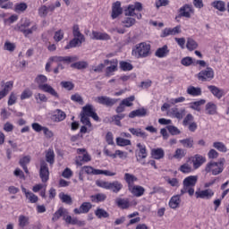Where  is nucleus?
<instances>
[{
	"instance_id": "31",
	"label": "nucleus",
	"mask_w": 229,
	"mask_h": 229,
	"mask_svg": "<svg viewBox=\"0 0 229 229\" xmlns=\"http://www.w3.org/2000/svg\"><path fill=\"white\" fill-rule=\"evenodd\" d=\"M150 155L154 160H160L164 158L165 156V152H164V148H152Z\"/></svg>"
},
{
	"instance_id": "37",
	"label": "nucleus",
	"mask_w": 229,
	"mask_h": 229,
	"mask_svg": "<svg viewBox=\"0 0 229 229\" xmlns=\"http://www.w3.org/2000/svg\"><path fill=\"white\" fill-rule=\"evenodd\" d=\"M64 221L67 225H77V226H85V221L78 220V218L67 216H64Z\"/></svg>"
},
{
	"instance_id": "3",
	"label": "nucleus",
	"mask_w": 229,
	"mask_h": 229,
	"mask_svg": "<svg viewBox=\"0 0 229 229\" xmlns=\"http://www.w3.org/2000/svg\"><path fill=\"white\" fill-rule=\"evenodd\" d=\"M35 83L38 85V89L42 90V92H47L53 96L54 98H60L58 92L55 90L51 85L47 84V77L46 75L39 74L35 79Z\"/></svg>"
},
{
	"instance_id": "44",
	"label": "nucleus",
	"mask_w": 229,
	"mask_h": 229,
	"mask_svg": "<svg viewBox=\"0 0 229 229\" xmlns=\"http://www.w3.org/2000/svg\"><path fill=\"white\" fill-rule=\"evenodd\" d=\"M81 170L84 172V174H99V169H96L90 165H84L81 168Z\"/></svg>"
},
{
	"instance_id": "33",
	"label": "nucleus",
	"mask_w": 229,
	"mask_h": 229,
	"mask_svg": "<svg viewBox=\"0 0 229 229\" xmlns=\"http://www.w3.org/2000/svg\"><path fill=\"white\" fill-rule=\"evenodd\" d=\"M211 6L218 12H226V3L223 0H215L211 3Z\"/></svg>"
},
{
	"instance_id": "22",
	"label": "nucleus",
	"mask_w": 229,
	"mask_h": 229,
	"mask_svg": "<svg viewBox=\"0 0 229 229\" xmlns=\"http://www.w3.org/2000/svg\"><path fill=\"white\" fill-rule=\"evenodd\" d=\"M90 160H92V157L89 155V152H86L83 156H77L75 157V165L77 167H81L83 164L90 162Z\"/></svg>"
},
{
	"instance_id": "61",
	"label": "nucleus",
	"mask_w": 229,
	"mask_h": 229,
	"mask_svg": "<svg viewBox=\"0 0 229 229\" xmlns=\"http://www.w3.org/2000/svg\"><path fill=\"white\" fill-rule=\"evenodd\" d=\"M166 130L171 135H180V133H182V131H180V129L174 125H167Z\"/></svg>"
},
{
	"instance_id": "7",
	"label": "nucleus",
	"mask_w": 229,
	"mask_h": 229,
	"mask_svg": "<svg viewBox=\"0 0 229 229\" xmlns=\"http://www.w3.org/2000/svg\"><path fill=\"white\" fill-rule=\"evenodd\" d=\"M30 26H31V21L28 18H25L21 23H18L16 25V31H20L24 35V37H28L29 35H33V31H37L38 30V27L37 24L33 25L31 28L28 29Z\"/></svg>"
},
{
	"instance_id": "27",
	"label": "nucleus",
	"mask_w": 229,
	"mask_h": 229,
	"mask_svg": "<svg viewBox=\"0 0 229 229\" xmlns=\"http://www.w3.org/2000/svg\"><path fill=\"white\" fill-rule=\"evenodd\" d=\"M207 115H217V105L214 102H208L205 106Z\"/></svg>"
},
{
	"instance_id": "18",
	"label": "nucleus",
	"mask_w": 229,
	"mask_h": 229,
	"mask_svg": "<svg viewBox=\"0 0 229 229\" xmlns=\"http://www.w3.org/2000/svg\"><path fill=\"white\" fill-rule=\"evenodd\" d=\"M191 162L193 164V169H199V166H201L207 162V157L199 154H196L192 157Z\"/></svg>"
},
{
	"instance_id": "54",
	"label": "nucleus",
	"mask_w": 229,
	"mask_h": 229,
	"mask_svg": "<svg viewBox=\"0 0 229 229\" xmlns=\"http://www.w3.org/2000/svg\"><path fill=\"white\" fill-rule=\"evenodd\" d=\"M116 144L121 148H124V146H131V140L118 137L116 138Z\"/></svg>"
},
{
	"instance_id": "12",
	"label": "nucleus",
	"mask_w": 229,
	"mask_h": 229,
	"mask_svg": "<svg viewBox=\"0 0 229 229\" xmlns=\"http://www.w3.org/2000/svg\"><path fill=\"white\" fill-rule=\"evenodd\" d=\"M39 178L42 183H47L49 182V166L44 160H40Z\"/></svg>"
},
{
	"instance_id": "26",
	"label": "nucleus",
	"mask_w": 229,
	"mask_h": 229,
	"mask_svg": "<svg viewBox=\"0 0 229 229\" xmlns=\"http://www.w3.org/2000/svg\"><path fill=\"white\" fill-rule=\"evenodd\" d=\"M128 191L136 198H140V196H144V192H146V189H144V187L140 185H134L131 187Z\"/></svg>"
},
{
	"instance_id": "17",
	"label": "nucleus",
	"mask_w": 229,
	"mask_h": 229,
	"mask_svg": "<svg viewBox=\"0 0 229 229\" xmlns=\"http://www.w3.org/2000/svg\"><path fill=\"white\" fill-rule=\"evenodd\" d=\"M182 33V26L177 25L174 28H165L161 34V37L165 38L169 36H174Z\"/></svg>"
},
{
	"instance_id": "15",
	"label": "nucleus",
	"mask_w": 229,
	"mask_h": 229,
	"mask_svg": "<svg viewBox=\"0 0 229 229\" xmlns=\"http://www.w3.org/2000/svg\"><path fill=\"white\" fill-rule=\"evenodd\" d=\"M136 12H142V4L140 2H136L134 4H129L124 10L125 17H134Z\"/></svg>"
},
{
	"instance_id": "60",
	"label": "nucleus",
	"mask_w": 229,
	"mask_h": 229,
	"mask_svg": "<svg viewBox=\"0 0 229 229\" xmlns=\"http://www.w3.org/2000/svg\"><path fill=\"white\" fill-rule=\"evenodd\" d=\"M64 35H65V33L62 30L55 31V35H54L55 42H60V41L64 40Z\"/></svg>"
},
{
	"instance_id": "35",
	"label": "nucleus",
	"mask_w": 229,
	"mask_h": 229,
	"mask_svg": "<svg viewBox=\"0 0 229 229\" xmlns=\"http://www.w3.org/2000/svg\"><path fill=\"white\" fill-rule=\"evenodd\" d=\"M207 103V100L201 98L198 101L191 102L190 108L191 110H195V112H201V106Z\"/></svg>"
},
{
	"instance_id": "16",
	"label": "nucleus",
	"mask_w": 229,
	"mask_h": 229,
	"mask_svg": "<svg viewBox=\"0 0 229 229\" xmlns=\"http://www.w3.org/2000/svg\"><path fill=\"white\" fill-rule=\"evenodd\" d=\"M214 194L215 192L212 189H205L195 191V198H197V199H212Z\"/></svg>"
},
{
	"instance_id": "29",
	"label": "nucleus",
	"mask_w": 229,
	"mask_h": 229,
	"mask_svg": "<svg viewBox=\"0 0 229 229\" xmlns=\"http://www.w3.org/2000/svg\"><path fill=\"white\" fill-rule=\"evenodd\" d=\"M186 92L189 96H191V98H198L203 94L201 88L194 86H189L186 89Z\"/></svg>"
},
{
	"instance_id": "24",
	"label": "nucleus",
	"mask_w": 229,
	"mask_h": 229,
	"mask_svg": "<svg viewBox=\"0 0 229 229\" xmlns=\"http://www.w3.org/2000/svg\"><path fill=\"white\" fill-rule=\"evenodd\" d=\"M123 178L125 182L127 183L128 190L135 186V182H139V178H137V176L130 173H125Z\"/></svg>"
},
{
	"instance_id": "58",
	"label": "nucleus",
	"mask_w": 229,
	"mask_h": 229,
	"mask_svg": "<svg viewBox=\"0 0 229 229\" xmlns=\"http://www.w3.org/2000/svg\"><path fill=\"white\" fill-rule=\"evenodd\" d=\"M133 101H135V96H130L122 100V104L125 106H133Z\"/></svg>"
},
{
	"instance_id": "32",
	"label": "nucleus",
	"mask_w": 229,
	"mask_h": 229,
	"mask_svg": "<svg viewBox=\"0 0 229 229\" xmlns=\"http://www.w3.org/2000/svg\"><path fill=\"white\" fill-rule=\"evenodd\" d=\"M45 158L50 167H53L55 165V150H53V148H48L45 153Z\"/></svg>"
},
{
	"instance_id": "40",
	"label": "nucleus",
	"mask_w": 229,
	"mask_h": 229,
	"mask_svg": "<svg viewBox=\"0 0 229 229\" xmlns=\"http://www.w3.org/2000/svg\"><path fill=\"white\" fill-rule=\"evenodd\" d=\"M137 148H139V149H140V151L138 153V160L147 158L148 150L146 149V145H142L140 143H138Z\"/></svg>"
},
{
	"instance_id": "19",
	"label": "nucleus",
	"mask_w": 229,
	"mask_h": 229,
	"mask_svg": "<svg viewBox=\"0 0 229 229\" xmlns=\"http://www.w3.org/2000/svg\"><path fill=\"white\" fill-rule=\"evenodd\" d=\"M92 208V204L90 202H83L80 208H74L73 212L74 214H89L90 212V209Z\"/></svg>"
},
{
	"instance_id": "25",
	"label": "nucleus",
	"mask_w": 229,
	"mask_h": 229,
	"mask_svg": "<svg viewBox=\"0 0 229 229\" xmlns=\"http://www.w3.org/2000/svg\"><path fill=\"white\" fill-rule=\"evenodd\" d=\"M208 89L209 92H211V94L215 98H216V99H221V98H223V96H225V89H221L217 88V86L209 85V86H208Z\"/></svg>"
},
{
	"instance_id": "63",
	"label": "nucleus",
	"mask_w": 229,
	"mask_h": 229,
	"mask_svg": "<svg viewBox=\"0 0 229 229\" xmlns=\"http://www.w3.org/2000/svg\"><path fill=\"white\" fill-rule=\"evenodd\" d=\"M126 115L124 114H115L113 116V121L116 126H121V121L124 119Z\"/></svg>"
},
{
	"instance_id": "1",
	"label": "nucleus",
	"mask_w": 229,
	"mask_h": 229,
	"mask_svg": "<svg viewBox=\"0 0 229 229\" xmlns=\"http://www.w3.org/2000/svg\"><path fill=\"white\" fill-rule=\"evenodd\" d=\"M89 117H92L94 121L99 122V116L98 115V113H96L94 106L90 104L84 106L81 113V123L85 124V126L88 128H90L89 130V132H90L92 131V123H90V118Z\"/></svg>"
},
{
	"instance_id": "38",
	"label": "nucleus",
	"mask_w": 229,
	"mask_h": 229,
	"mask_svg": "<svg viewBox=\"0 0 229 229\" xmlns=\"http://www.w3.org/2000/svg\"><path fill=\"white\" fill-rule=\"evenodd\" d=\"M146 114H148V112L146 111L145 108H140L131 111L129 114V117L130 119H135V117H145Z\"/></svg>"
},
{
	"instance_id": "5",
	"label": "nucleus",
	"mask_w": 229,
	"mask_h": 229,
	"mask_svg": "<svg viewBox=\"0 0 229 229\" xmlns=\"http://www.w3.org/2000/svg\"><path fill=\"white\" fill-rule=\"evenodd\" d=\"M73 38L64 47V49H72V47H78L85 42V36L80 31V26L78 24L73 25L72 28Z\"/></svg>"
},
{
	"instance_id": "8",
	"label": "nucleus",
	"mask_w": 229,
	"mask_h": 229,
	"mask_svg": "<svg viewBox=\"0 0 229 229\" xmlns=\"http://www.w3.org/2000/svg\"><path fill=\"white\" fill-rule=\"evenodd\" d=\"M96 185L101 189L112 191V192H114L115 194L123 190V183H121L119 181H114L113 182L106 181H97Z\"/></svg>"
},
{
	"instance_id": "13",
	"label": "nucleus",
	"mask_w": 229,
	"mask_h": 229,
	"mask_svg": "<svg viewBox=\"0 0 229 229\" xmlns=\"http://www.w3.org/2000/svg\"><path fill=\"white\" fill-rule=\"evenodd\" d=\"M50 62H55V64H72L73 62H77L78 56L72 55V56H58L54 55L49 58Z\"/></svg>"
},
{
	"instance_id": "50",
	"label": "nucleus",
	"mask_w": 229,
	"mask_h": 229,
	"mask_svg": "<svg viewBox=\"0 0 229 229\" xmlns=\"http://www.w3.org/2000/svg\"><path fill=\"white\" fill-rule=\"evenodd\" d=\"M59 199H61L62 203H65L66 205H72V198L64 192L59 193Z\"/></svg>"
},
{
	"instance_id": "6",
	"label": "nucleus",
	"mask_w": 229,
	"mask_h": 229,
	"mask_svg": "<svg viewBox=\"0 0 229 229\" xmlns=\"http://www.w3.org/2000/svg\"><path fill=\"white\" fill-rule=\"evenodd\" d=\"M198 183V176L190 175L182 181V189L181 190V196L183 194H189V196H194V187Z\"/></svg>"
},
{
	"instance_id": "34",
	"label": "nucleus",
	"mask_w": 229,
	"mask_h": 229,
	"mask_svg": "<svg viewBox=\"0 0 229 229\" xmlns=\"http://www.w3.org/2000/svg\"><path fill=\"white\" fill-rule=\"evenodd\" d=\"M21 191L24 192L25 197L29 199L30 203H37L38 201V196L30 191H27L26 188L22 187Z\"/></svg>"
},
{
	"instance_id": "21",
	"label": "nucleus",
	"mask_w": 229,
	"mask_h": 229,
	"mask_svg": "<svg viewBox=\"0 0 229 229\" xmlns=\"http://www.w3.org/2000/svg\"><path fill=\"white\" fill-rule=\"evenodd\" d=\"M123 14V7H121V2L116 1L112 5V13L111 17L112 19H117L119 15Z\"/></svg>"
},
{
	"instance_id": "10",
	"label": "nucleus",
	"mask_w": 229,
	"mask_h": 229,
	"mask_svg": "<svg viewBox=\"0 0 229 229\" xmlns=\"http://www.w3.org/2000/svg\"><path fill=\"white\" fill-rule=\"evenodd\" d=\"M214 69L208 66L205 70H202L198 73L197 78L199 81H212V80H214Z\"/></svg>"
},
{
	"instance_id": "45",
	"label": "nucleus",
	"mask_w": 229,
	"mask_h": 229,
	"mask_svg": "<svg viewBox=\"0 0 229 229\" xmlns=\"http://www.w3.org/2000/svg\"><path fill=\"white\" fill-rule=\"evenodd\" d=\"M185 108H182L181 110H178V108L172 109V114L175 119H179V121H182L185 117Z\"/></svg>"
},
{
	"instance_id": "57",
	"label": "nucleus",
	"mask_w": 229,
	"mask_h": 229,
	"mask_svg": "<svg viewBox=\"0 0 229 229\" xmlns=\"http://www.w3.org/2000/svg\"><path fill=\"white\" fill-rule=\"evenodd\" d=\"M0 8H3L4 10H11V8H13V2L0 0Z\"/></svg>"
},
{
	"instance_id": "2",
	"label": "nucleus",
	"mask_w": 229,
	"mask_h": 229,
	"mask_svg": "<svg viewBox=\"0 0 229 229\" xmlns=\"http://www.w3.org/2000/svg\"><path fill=\"white\" fill-rule=\"evenodd\" d=\"M131 56H134L138 60L151 56V45L147 42L136 44L131 49Z\"/></svg>"
},
{
	"instance_id": "51",
	"label": "nucleus",
	"mask_w": 229,
	"mask_h": 229,
	"mask_svg": "<svg viewBox=\"0 0 229 229\" xmlns=\"http://www.w3.org/2000/svg\"><path fill=\"white\" fill-rule=\"evenodd\" d=\"M120 69L121 71H123L124 72H127L128 71H133V64L131 63H128L126 61H121L120 62Z\"/></svg>"
},
{
	"instance_id": "20",
	"label": "nucleus",
	"mask_w": 229,
	"mask_h": 229,
	"mask_svg": "<svg viewBox=\"0 0 229 229\" xmlns=\"http://www.w3.org/2000/svg\"><path fill=\"white\" fill-rule=\"evenodd\" d=\"M169 53H171L169 47L167 45H164L156 50L155 56H157V58H166V56H169Z\"/></svg>"
},
{
	"instance_id": "11",
	"label": "nucleus",
	"mask_w": 229,
	"mask_h": 229,
	"mask_svg": "<svg viewBox=\"0 0 229 229\" xmlns=\"http://www.w3.org/2000/svg\"><path fill=\"white\" fill-rule=\"evenodd\" d=\"M105 65H110L106 68V76H114V72H117L119 70V61L117 59L104 60Z\"/></svg>"
},
{
	"instance_id": "53",
	"label": "nucleus",
	"mask_w": 229,
	"mask_h": 229,
	"mask_svg": "<svg viewBox=\"0 0 229 229\" xmlns=\"http://www.w3.org/2000/svg\"><path fill=\"white\" fill-rule=\"evenodd\" d=\"M186 47L189 51H194V49H198V42H196V40L189 38L187 39Z\"/></svg>"
},
{
	"instance_id": "48",
	"label": "nucleus",
	"mask_w": 229,
	"mask_h": 229,
	"mask_svg": "<svg viewBox=\"0 0 229 229\" xmlns=\"http://www.w3.org/2000/svg\"><path fill=\"white\" fill-rule=\"evenodd\" d=\"M71 67L72 69H78L80 71L81 69H87V67H89V63H87L85 61H79V62L72 64Z\"/></svg>"
},
{
	"instance_id": "49",
	"label": "nucleus",
	"mask_w": 229,
	"mask_h": 229,
	"mask_svg": "<svg viewBox=\"0 0 229 229\" xmlns=\"http://www.w3.org/2000/svg\"><path fill=\"white\" fill-rule=\"evenodd\" d=\"M19 227L24 228V226H28L30 225V217L21 215L18 218Z\"/></svg>"
},
{
	"instance_id": "62",
	"label": "nucleus",
	"mask_w": 229,
	"mask_h": 229,
	"mask_svg": "<svg viewBox=\"0 0 229 229\" xmlns=\"http://www.w3.org/2000/svg\"><path fill=\"white\" fill-rule=\"evenodd\" d=\"M181 64L182 65H184V67H190V65H192V64H194V60L192 57L186 56L181 60Z\"/></svg>"
},
{
	"instance_id": "55",
	"label": "nucleus",
	"mask_w": 229,
	"mask_h": 229,
	"mask_svg": "<svg viewBox=\"0 0 229 229\" xmlns=\"http://www.w3.org/2000/svg\"><path fill=\"white\" fill-rule=\"evenodd\" d=\"M135 22V18H131V16L124 18V20L123 21V24L125 28H131V26H133Z\"/></svg>"
},
{
	"instance_id": "52",
	"label": "nucleus",
	"mask_w": 229,
	"mask_h": 229,
	"mask_svg": "<svg viewBox=\"0 0 229 229\" xmlns=\"http://www.w3.org/2000/svg\"><path fill=\"white\" fill-rule=\"evenodd\" d=\"M213 148L217 149V151H221V153H226L228 151V148H226V145L221 141H216L213 143Z\"/></svg>"
},
{
	"instance_id": "41",
	"label": "nucleus",
	"mask_w": 229,
	"mask_h": 229,
	"mask_svg": "<svg viewBox=\"0 0 229 229\" xmlns=\"http://www.w3.org/2000/svg\"><path fill=\"white\" fill-rule=\"evenodd\" d=\"M95 216L98 217V219H106L110 217V214L101 208H98L95 210Z\"/></svg>"
},
{
	"instance_id": "9",
	"label": "nucleus",
	"mask_w": 229,
	"mask_h": 229,
	"mask_svg": "<svg viewBox=\"0 0 229 229\" xmlns=\"http://www.w3.org/2000/svg\"><path fill=\"white\" fill-rule=\"evenodd\" d=\"M194 15V7L189 4H185L178 10V15L175 16V21L185 17L186 19H191Z\"/></svg>"
},
{
	"instance_id": "47",
	"label": "nucleus",
	"mask_w": 229,
	"mask_h": 229,
	"mask_svg": "<svg viewBox=\"0 0 229 229\" xmlns=\"http://www.w3.org/2000/svg\"><path fill=\"white\" fill-rule=\"evenodd\" d=\"M28 10V4L22 2L14 5V12L16 13H24Z\"/></svg>"
},
{
	"instance_id": "30",
	"label": "nucleus",
	"mask_w": 229,
	"mask_h": 229,
	"mask_svg": "<svg viewBox=\"0 0 229 229\" xmlns=\"http://www.w3.org/2000/svg\"><path fill=\"white\" fill-rule=\"evenodd\" d=\"M182 193L180 195H174L169 202L168 205L170 208L176 209L178 207H180V203H182V199H181Z\"/></svg>"
},
{
	"instance_id": "14",
	"label": "nucleus",
	"mask_w": 229,
	"mask_h": 229,
	"mask_svg": "<svg viewBox=\"0 0 229 229\" xmlns=\"http://www.w3.org/2000/svg\"><path fill=\"white\" fill-rule=\"evenodd\" d=\"M95 103L98 105H103L104 106H114L117 103V98H112L107 96H99L94 98Z\"/></svg>"
},
{
	"instance_id": "59",
	"label": "nucleus",
	"mask_w": 229,
	"mask_h": 229,
	"mask_svg": "<svg viewBox=\"0 0 229 229\" xmlns=\"http://www.w3.org/2000/svg\"><path fill=\"white\" fill-rule=\"evenodd\" d=\"M165 180L171 185V187H180V182L176 178H169L168 176H165Z\"/></svg>"
},
{
	"instance_id": "39",
	"label": "nucleus",
	"mask_w": 229,
	"mask_h": 229,
	"mask_svg": "<svg viewBox=\"0 0 229 229\" xmlns=\"http://www.w3.org/2000/svg\"><path fill=\"white\" fill-rule=\"evenodd\" d=\"M92 203H103L106 199V194L105 193H97L90 196Z\"/></svg>"
},
{
	"instance_id": "28",
	"label": "nucleus",
	"mask_w": 229,
	"mask_h": 229,
	"mask_svg": "<svg viewBox=\"0 0 229 229\" xmlns=\"http://www.w3.org/2000/svg\"><path fill=\"white\" fill-rule=\"evenodd\" d=\"M65 117H67V114L60 109L54 111V114L52 115V119L55 123H62V121H65Z\"/></svg>"
},
{
	"instance_id": "64",
	"label": "nucleus",
	"mask_w": 229,
	"mask_h": 229,
	"mask_svg": "<svg viewBox=\"0 0 229 229\" xmlns=\"http://www.w3.org/2000/svg\"><path fill=\"white\" fill-rule=\"evenodd\" d=\"M191 123H194V115H192V114H188L182 121V125L187 126Z\"/></svg>"
},
{
	"instance_id": "4",
	"label": "nucleus",
	"mask_w": 229,
	"mask_h": 229,
	"mask_svg": "<svg viewBox=\"0 0 229 229\" xmlns=\"http://www.w3.org/2000/svg\"><path fill=\"white\" fill-rule=\"evenodd\" d=\"M225 158H221L217 162H208L204 169L206 174H212L213 176H217V174H221V173L225 171Z\"/></svg>"
},
{
	"instance_id": "46",
	"label": "nucleus",
	"mask_w": 229,
	"mask_h": 229,
	"mask_svg": "<svg viewBox=\"0 0 229 229\" xmlns=\"http://www.w3.org/2000/svg\"><path fill=\"white\" fill-rule=\"evenodd\" d=\"M116 205L119 208L125 210L126 208H130V200L128 199H117Z\"/></svg>"
},
{
	"instance_id": "56",
	"label": "nucleus",
	"mask_w": 229,
	"mask_h": 229,
	"mask_svg": "<svg viewBox=\"0 0 229 229\" xmlns=\"http://www.w3.org/2000/svg\"><path fill=\"white\" fill-rule=\"evenodd\" d=\"M185 155H187L185 149L177 148L174 154V158H175L176 160H182V158H183Z\"/></svg>"
},
{
	"instance_id": "43",
	"label": "nucleus",
	"mask_w": 229,
	"mask_h": 229,
	"mask_svg": "<svg viewBox=\"0 0 229 229\" xmlns=\"http://www.w3.org/2000/svg\"><path fill=\"white\" fill-rule=\"evenodd\" d=\"M129 131L130 133H131V135H134L135 137H140L141 139L148 138V134L144 132L142 129L130 128Z\"/></svg>"
},
{
	"instance_id": "36",
	"label": "nucleus",
	"mask_w": 229,
	"mask_h": 229,
	"mask_svg": "<svg viewBox=\"0 0 229 229\" xmlns=\"http://www.w3.org/2000/svg\"><path fill=\"white\" fill-rule=\"evenodd\" d=\"M67 214H69V212H67L66 209H64V208H60L53 215L52 221L55 223V221H58V219H60L61 217H67Z\"/></svg>"
},
{
	"instance_id": "42",
	"label": "nucleus",
	"mask_w": 229,
	"mask_h": 229,
	"mask_svg": "<svg viewBox=\"0 0 229 229\" xmlns=\"http://www.w3.org/2000/svg\"><path fill=\"white\" fill-rule=\"evenodd\" d=\"M179 142H180V144H182V146H183L187 149H191V148H194V139L193 138L190 137V138H186L183 140H180Z\"/></svg>"
},
{
	"instance_id": "23",
	"label": "nucleus",
	"mask_w": 229,
	"mask_h": 229,
	"mask_svg": "<svg viewBox=\"0 0 229 229\" xmlns=\"http://www.w3.org/2000/svg\"><path fill=\"white\" fill-rule=\"evenodd\" d=\"M91 35L92 40H110L112 38L106 32L92 30Z\"/></svg>"
}]
</instances>
